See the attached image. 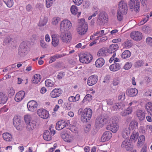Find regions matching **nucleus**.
<instances>
[{
    "instance_id": "obj_1",
    "label": "nucleus",
    "mask_w": 152,
    "mask_h": 152,
    "mask_svg": "<svg viewBox=\"0 0 152 152\" xmlns=\"http://www.w3.org/2000/svg\"><path fill=\"white\" fill-rule=\"evenodd\" d=\"M88 29V26L87 22L84 19H81L76 30L78 33L80 35H85Z\"/></svg>"
},
{
    "instance_id": "obj_2",
    "label": "nucleus",
    "mask_w": 152,
    "mask_h": 152,
    "mask_svg": "<svg viewBox=\"0 0 152 152\" xmlns=\"http://www.w3.org/2000/svg\"><path fill=\"white\" fill-rule=\"evenodd\" d=\"M112 123L107 126V129L113 132L116 133L119 129V125L118 124V121L116 117H113L111 119Z\"/></svg>"
},
{
    "instance_id": "obj_3",
    "label": "nucleus",
    "mask_w": 152,
    "mask_h": 152,
    "mask_svg": "<svg viewBox=\"0 0 152 152\" xmlns=\"http://www.w3.org/2000/svg\"><path fill=\"white\" fill-rule=\"evenodd\" d=\"M109 122L108 118L106 116H101L96 119L95 125L96 128L102 127L104 125Z\"/></svg>"
},
{
    "instance_id": "obj_4",
    "label": "nucleus",
    "mask_w": 152,
    "mask_h": 152,
    "mask_svg": "<svg viewBox=\"0 0 152 152\" xmlns=\"http://www.w3.org/2000/svg\"><path fill=\"white\" fill-rule=\"evenodd\" d=\"M109 122L108 118L106 116H101L96 119L95 125L96 128L102 127L104 125Z\"/></svg>"
},
{
    "instance_id": "obj_5",
    "label": "nucleus",
    "mask_w": 152,
    "mask_h": 152,
    "mask_svg": "<svg viewBox=\"0 0 152 152\" xmlns=\"http://www.w3.org/2000/svg\"><path fill=\"white\" fill-rule=\"evenodd\" d=\"M72 24L68 20H65L61 21L60 26V30L61 32H64L69 31L71 28Z\"/></svg>"
},
{
    "instance_id": "obj_6",
    "label": "nucleus",
    "mask_w": 152,
    "mask_h": 152,
    "mask_svg": "<svg viewBox=\"0 0 152 152\" xmlns=\"http://www.w3.org/2000/svg\"><path fill=\"white\" fill-rule=\"evenodd\" d=\"M128 5L132 11H139L140 6L139 0H130Z\"/></svg>"
},
{
    "instance_id": "obj_7",
    "label": "nucleus",
    "mask_w": 152,
    "mask_h": 152,
    "mask_svg": "<svg viewBox=\"0 0 152 152\" xmlns=\"http://www.w3.org/2000/svg\"><path fill=\"white\" fill-rule=\"evenodd\" d=\"M118 45L116 44H112L110 46L108 50V52L109 53L113 54L109 60L110 62L111 63L114 60V57L116 56L115 52L118 50Z\"/></svg>"
},
{
    "instance_id": "obj_8",
    "label": "nucleus",
    "mask_w": 152,
    "mask_h": 152,
    "mask_svg": "<svg viewBox=\"0 0 152 152\" xmlns=\"http://www.w3.org/2000/svg\"><path fill=\"white\" fill-rule=\"evenodd\" d=\"M79 58L80 62L86 64L89 63L92 59V55L89 53L82 54L80 56Z\"/></svg>"
},
{
    "instance_id": "obj_9",
    "label": "nucleus",
    "mask_w": 152,
    "mask_h": 152,
    "mask_svg": "<svg viewBox=\"0 0 152 152\" xmlns=\"http://www.w3.org/2000/svg\"><path fill=\"white\" fill-rule=\"evenodd\" d=\"M27 42H24L21 43L18 50V54L21 56H24L27 53Z\"/></svg>"
},
{
    "instance_id": "obj_10",
    "label": "nucleus",
    "mask_w": 152,
    "mask_h": 152,
    "mask_svg": "<svg viewBox=\"0 0 152 152\" xmlns=\"http://www.w3.org/2000/svg\"><path fill=\"white\" fill-rule=\"evenodd\" d=\"M13 124L17 130H20L23 129V124L21 120L17 116L13 118Z\"/></svg>"
},
{
    "instance_id": "obj_11",
    "label": "nucleus",
    "mask_w": 152,
    "mask_h": 152,
    "mask_svg": "<svg viewBox=\"0 0 152 152\" xmlns=\"http://www.w3.org/2000/svg\"><path fill=\"white\" fill-rule=\"evenodd\" d=\"M130 37L134 40L136 41H140L142 38V34L139 31H133L131 33Z\"/></svg>"
},
{
    "instance_id": "obj_12",
    "label": "nucleus",
    "mask_w": 152,
    "mask_h": 152,
    "mask_svg": "<svg viewBox=\"0 0 152 152\" xmlns=\"http://www.w3.org/2000/svg\"><path fill=\"white\" fill-rule=\"evenodd\" d=\"M61 40L64 42L67 43L69 42L71 39V34L69 33H66L61 32L60 35Z\"/></svg>"
},
{
    "instance_id": "obj_13",
    "label": "nucleus",
    "mask_w": 152,
    "mask_h": 152,
    "mask_svg": "<svg viewBox=\"0 0 152 152\" xmlns=\"http://www.w3.org/2000/svg\"><path fill=\"white\" fill-rule=\"evenodd\" d=\"M37 113L39 117L44 119H46L49 116L48 112L43 109H38L37 111Z\"/></svg>"
},
{
    "instance_id": "obj_14",
    "label": "nucleus",
    "mask_w": 152,
    "mask_h": 152,
    "mask_svg": "<svg viewBox=\"0 0 152 152\" xmlns=\"http://www.w3.org/2000/svg\"><path fill=\"white\" fill-rule=\"evenodd\" d=\"M118 6V10L122 11L123 13H127V3L125 1L123 0H121L119 2Z\"/></svg>"
},
{
    "instance_id": "obj_15",
    "label": "nucleus",
    "mask_w": 152,
    "mask_h": 152,
    "mask_svg": "<svg viewBox=\"0 0 152 152\" xmlns=\"http://www.w3.org/2000/svg\"><path fill=\"white\" fill-rule=\"evenodd\" d=\"M38 104L37 102L34 101H30L27 104V107L29 111L33 112L37 109Z\"/></svg>"
},
{
    "instance_id": "obj_16",
    "label": "nucleus",
    "mask_w": 152,
    "mask_h": 152,
    "mask_svg": "<svg viewBox=\"0 0 152 152\" xmlns=\"http://www.w3.org/2000/svg\"><path fill=\"white\" fill-rule=\"evenodd\" d=\"M98 77L96 75H93L90 76L87 80V84L89 86H92L95 84L98 80Z\"/></svg>"
},
{
    "instance_id": "obj_17",
    "label": "nucleus",
    "mask_w": 152,
    "mask_h": 152,
    "mask_svg": "<svg viewBox=\"0 0 152 152\" xmlns=\"http://www.w3.org/2000/svg\"><path fill=\"white\" fill-rule=\"evenodd\" d=\"M62 93V91L60 88H56L54 89L50 93V96L54 98L59 97Z\"/></svg>"
},
{
    "instance_id": "obj_18",
    "label": "nucleus",
    "mask_w": 152,
    "mask_h": 152,
    "mask_svg": "<svg viewBox=\"0 0 152 152\" xmlns=\"http://www.w3.org/2000/svg\"><path fill=\"white\" fill-rule=\"evenodd\" d=\"M112 135V133L109 131L104 132L102 136L101 141L105 142L109 140L111 138Z\"/></svg>"
},
{
    "instance_id": "obj_19",
    "label": "nucleus",
    "mask_w": 152,
    "mask_h": 152,
    "mask_svg": "<svg viewBox=\"0 0 152 152\" xmlns=\"http://www.w3.org/2000/svg\"><path fill=\"white\" fill-rule=\"evenodd\" d=\"M68 125V124L63 120L58 121L56 123V128L57 130H60Z\"/></svg>"
},
{
    "instance_id": "obj_20",
    "label": "nucleus",
    "mask_w": 152,
    "mask_h": 152,
    "mask_svg": "<svg viewBox=\"0 0 152 152\" xmlns=\"http://www.w3.org/2000/svg\"><path fill=\"white\" fill-rule=\"evenodd\" d=\"M25 95L24 91H21L17 93L15 98V100L16 102H19L22 100Z\"/></svg>"
},
{
    "instance_id": "obj_21",
    "label": "nucleus",
    "mask_w": 152,
    "mask_h": 152,
    "mask_svg": "<svg viewBox=\"0 0 152 152\" xmlns=\"http://www.w3.org/2000/svg\"><path fill=\"white\" fill-rule=\"evenodd\" d=\"M121 66V63H115L111 65L109 67V69L111 71L115 72L120 69Z\"/></svg>"
},
{
    "instance_id": "obj_22",
    "label": "nucleus",
    "mask_w": 152,
    "mask_h": 152,
    "mask_svg": "<svg viewBox=\"0 0 152 152\" xmlns=\"http://www.w3.org/2000/svg\"><path fill=\"white\" fill-rule=\"evenodd\" d=\"M125 105L123 103H117L113 105L111 107V109L113 111H117L120 109H123Z\"/></svg>"
},
{
    "instance_id": "obj_23",
    "label": "nucleus",
    "mask_w": 152,
    "mask_h": 152,
    "mask_svg": "<svg viewBox=\"0 0 152 152\" xmlns=\"http://www.w3.org/2000/svg\"><path fill=\"white\" fill-rule=\"evenodd\" d=\"M37 122L35 121H32L31 122L28 123L26 124L27 130L31 131L33 130L36 127Z\"/></svg>"
},
{
    "instance_id": "obj_24",
    "label": "nucleus",
    "mask_w": 152,
    "mask_h": 152,
    "mask_svg": "<svg viewBox=\"0 0 152 152\" xmlns=\"http://www.w3.org/2000/svg\"><path fill=\"white\" fill-rule=\"evenodd\" d=\"M136 115L138 119L140 121H142L145 118V113L141 110H137L136 112Z\"/></svg>"
},
{
    "instance_id": "obj_25",
    "label": "nucleus",
    "mask_w": 152,
    "mask_h": 152,
    "mask_svg": "<svg viewBox=\"0 0 152 152\" xmlns=\"http://www.w3.org/2000/svg\"><path fill=\"white\" fill-rule=\"evenodd\" d=\"M130 133L129 128L126 127L122 130L121 132V135L123 138H127L129 136Z\"/></svg>"
},
{
    "instance_id": "obj_26",
    "label": "nucleus",
    "mask_w": 152,
    "mask_h": 152,
    "mask_svg": "<svg viewBox=\"0 0 152 152\" xmlns=\"http://www.w3.org/2000/svg\"><path fill=\"white\" fill-rule=\"evenodd\" d=\"M138 93L137 90L135 88H130L128 89L127 94L128 96H136Z\"/></svg>"
},
{
    "instance_id": "obj_27",
    "label": "nucleus",
    "mask_w": 152,
    "mask_h": 152,
    "mask_svg": "<svg viewBox=\"0 0 152 152\" xmlns=\"http://www.w3.org/2000/svg\"><path fill=\"white\" fill-rule=\"evenodd\" d=\"M105 61L103 58H99L96 61L95 65L96 67L100 68L104 64Z\"/></svg>"
},
{
    "instance_id": "obj_28",
    "label": "nucleus",
    "mask_w": 152,
    "mask_h": 152,
    "mask_svg": "<svg viewBox=\"0 0 152 152\" xmlns=\"http://www.w3.org/2000/svg\"><path fill=\"white\" fill-rule=\"evenodd\" d=\"M121 147L125 148L127 151H129L132 149L130 143L127 140L124 141L121 145Z\"/></svg>"
},
{
    "instance_id": "obj_29",
    "label": "nucleus",
    "mask_w": 152,
    "mask_h": 152,
    "mask_svg": "<svg viewBox=\"0 0 152 152\" xmlns=\"http://www.w3.org/2000/svg\"><path fill=\"white\" fill-rule=\"evenodd\" d=\"M41 78V76L39 74L34 75L32 79V83L35 84H38L40 82Z\"/></svg>"
},
{
    "instance_id": "obj_30",
    "label": "nucleus",
    "mask_w": 152,
    "mask_h": 152,
    "mask_svg": "<svg viewBox=\"0 0 152 152\" xmlns=\"http://www.w3.org/2000/svg\"><path fill=\"white\" fill-rule=\"evenodd\" d=\"M67 55L66 54L63 53L61 54H56L50 58L49 62L51 63L55 61L56 59L58 58Z\"/></svg>"
},
{
    "instance_id": "obj_31",
    "label": "nucleus",
    "mask_w": 152,
    "mask_h": 152,
    "mask_svg": "<svg viewBox=\"0 0 152 152\" xmlns=\"http://www.w3.org/2000/svg\"><path fill=\"white\" fill-rule=\"evenodd\" d=\"M138 125V123L136 121H132L130 123L129 128L130 130V129L135 130V129H137Z\"/></svg>"
},
{
    "instance_id": "obj_32",
    "label": "nucleus",
    "mask_w": 152,
    "mask_h": 152,
    "mask_svg": "<svg viewBox=\"0 0 152 152\" xmlns=\"http://www.w3.org/2000/svg\"><path fill=\"white\" fill-rule=\"evenodd\" d=\"M61 137L66 142H70L72 140V136L67 133L62 134Z\"/></svg>"
},
{
    "instance_id": "obj_33",
    "label": "nucleus",
    "mask_w": 152,
    "mask_h": 152,
    "mask_svg": "<svg viewBox=\"0 0 152 152\" xmlns=\"http://www.w3.org/2000/svg\"><path fill=\"white\" fill-rule=\"evenodd\" d=\"M7 100V95L3 93L0 92V104H4Z\"/></svg>"
},
{
    "instance_id": "obj_34",
    "label": "nucleus",
    "mask_w": 152,
    "mask_h": 152,
    "mask_svg": "<svg viewBox=\"0 0 152 152\" xmlns=\"http://www.w3.org/2000/svg\"><path fill=\"white\" fill-rule=\"evenodd\" d=\"M145 108L148 113L152 115V103L148 102L145 105Z\"/></svg>"
},
{
    "instance_id": "obj_35",
    "label": "nucleus",
    "mask_w": 152,
    "mask_h": 152,
    "mask_svg": "<svg viewBox=\"0 0 152 152\" xmlns=\"http://www.w3.org/2000/svg\"><path fill=\"white\" fill-rule=\"evenodd\" d=\"M59 40L56 37L55 35H53L52 36V45L56 47L58 44Z\"/></svg>"
},
{
    "instance_id": "obj_36",
    "label": "nucleus",
    "mask_w": 152,
    "mask_h": 152,
    "mask_svg": "<svg viewBox=\"0 0 152 152\" xmlns=\"http://www.w3.org/2000/svg\"><path fill=\"white\" fill-rule=\"evenodd\" d=\"M2 137L7 142L10 141L12 139L11 134L8 132L4 133L2 134Z\"/></svg>"
},
{
    "instance_id": "obj_37",
    "label": "nucleus",
    "mask_w": 152,
    "mask_h": 152,
    "mask_svg": "<svg viewBox=\"0 0 152 152\" xmlns=\"http://www.w3.org/2000/svg\"><path fill=\"white\" fill-rule=\"evenodd\" d=\"M80 98V95L79 94H77L75 96H70L69 97L68 100L70 102H74L79 101Z\"/></svg>"
},
{
    "instance_id": "obj_38",
    "label": "nucleus",
    "mask_w": 152,
    "mask_h": 152,
    "mask_svg": "<svg viewBox=\"0 0 152 152\" xmlns=\"http://www.w3.org/2000/svg\"><path fill=\"white\" fill-rule=\"evenodd\" d=\"M145 140V136L143 135H140L139 137L137 143V145L139 146H140L143 145Z\"/></svg>"
},
{
    "instance_id": "obj_39",
    "label": "nucleus",
    "mask_w": 152,
    "mask_h": 152,
    "mask_svg": "<svg viewBox=\"0 0 152 152\" xmlns=\"http://www.w3.org/2000/svg\"><path fill=\"white\" fill-rule=\"evenodd\" d=\"M48 21V18L47 17L40 18L39 23L38 24L39 26H43L45 25Z\"/></svg>"
},
{
    "instance_id": "obj_40",
    "label": "nucleus",
    "mask_w": 152,
    "mask_h": 152,
    "mask_svg": "<svg viewBox=\"0 0 152 152\" xmlns=\"http://www.w3.org/2000/svg\"><path fill=\"white\" fill-rule=\"evenodd\" d=\"M107 52L108 50L106 49L102 48L99 50L97 55L100 56H104Z\"/></svg>"
},
{
    "instance_id": "obj_41",
    "label": "nucleus",
    "mask_w": 152,
    "mask_h": 152,
    "mask_svg": "<svg viewBox=\"0 0 152 152\" xmlns=\"http://www.w3.org/2000/svg\"><path fill=\"white\" fill-rule=\"evenodd\" d=\"M61 18L58 17H55L52 19L51 24L54 26L57 25L61 21Z\"/></svg>"
},
{
    "instance_id": "obj_42",
    "label": "nucleus",
    "mask_w": 152,
    "mask_h": 152,
    "mask_svg": "<svg viewBox=\"0 0 152 152\" xmlns=\"http://www.w3.org/2000/svg\"><path fill=\"white\" fill-rule=\"evenodd\" d=\"M84 114H86L87 117L90 119L91 117L92 114V110L90 108H86L83 113Z\"/></svg>"
},
{
    "instance_id": "obj_43",
    "label": "nucleus",
    "mask_w": 152,
    "mask_h": 152,
    "mask_svg": "<svg viewBox=\"0 0 152 152\" xmlns=\"http://www.w3.org/2000/svg\"><path fill=\"white\" fill-rule=\"evenodd\" d=\"M138 137L139 134L138 132L134 130L130 136V139L133 140L134 142H136Z\"/></svg>"
},
{
    "instance_id": "obj_44",
    "label": "nucleus",
    "mask_w": 152,
    "mask_h": 152,
    "mask_svg": "<svg viewBox=\"0 0 152 152\" xmlns=\"http://www.w3.org/2000/svg\"><path fill=\"white\" fill-rule=\"evenodd\" d=\"M70 10L72 14L74 15H76L77 13H78V15H80V12H78L77 7L75 5L72 6L70 8Z\"/></svg>"
},
{
    "instance_id": "obj_45",
    "label": "nucleus",
    "mask_w": 152,
    "mask_h": 152,
    "mask_svg": "<svg viewBox=\"0 0 152 152\" xmlns=\"http://www.w3.org/2000/svg\"><path fill=\"white\" fill-rule=\"evenodd\" d=\"M44 139L46 140H50L51 139V136L48 130H46L44 132L43 134Z\"/></svg>"
},
{
    "instance_id": "obj_46",
    "label": "nucleus",
    "mask_w": 152,
    "mask_h": 152,
    "mask_svg": "<svg viewBox=\"0 0 152 152\" xmlns=\"http://www.w3.org/2000/svg\"><path fill=\"white\" fill-rule=\"evenodd\" d=\"M54 82L49 79L46 80L45 81V86L47 87H53L54 85Z\"/></svg>"
},
{
    "instance_id": "obj_47",
    "label": "nucleus",
    "mask_w": 152,
    "mask_h": 152,
    "mask_svg": "<svg viewBox=\"0 0 152 152\" xmlns=\"http://www.w3.org/2000/svg\"><path fill=\"white\" fill-rule=\"evenodd\" d=\"M99 19L102 22H104V20H106L107 21V16L105 13H101L99 15Z\"/></svg>"
},
{
    "instance_id": "obj_48",
    "label": "nucleus",
    "mask_w": 152,
    "mask_h": 152,
    "mask_svg": "<svg viewBox=\"0 0 152 152\" xmlns=\"http://www.w3.org/2000/svg\"><path fill=\"white\" fill-rule=\"evenodd\" d=\"M131 55V52L128 50H126L122 53L121 57L125 59L130 57Z\"/></svg>"
},
{
    "instance_id": "obj_49",
    "label": "nucleus",
    "mask_w": 152,
    "mask_h": 152,
    "mask_svg": "<svg viewBox=\"0 0 152 152\" xmlns=\"http://www.w3.org/2000/svg\"><path fill=\"white\" fill-rule=\"evenodd\" d=\"M126 13H123L122 11L118 10L117 13V17L118 20L119 21L122 20L123 18V15Z\"/></svg>"
},
{
    "instance_id": "obj_50",
    "label": "nucleus",
    "mask_w": 152,
    "mask_h": 152,
    "mask_svg": "<svg viewBox=\"0 0 152 152\" xmlns=\"http://www.w3.org/2000/svg\"><path fill=\"white\" fill-rule=\"evenodd\" d=\"M24 119L26 124L31 122L32 121H34L32 120L31 115H24Z\"/></svg>"
},
{
    "instance_id": "obj_51",
    "label": "nucleus",
    "mask_w": 152,
    "mask_h": 152,
    "mask_svg": "<svg viewBox=\"0 0 152 152\" xmlns=\"http://www.w3.org/2000/svg\"><path fill=\"white\" fill-rule=\"evenodd\" d=\"M81 119L83 122H88L90 119L87 117V116L86 115V114L83 113L81 115Z\"/></svg>"
},
{
    "instance_id": "obj_52",
    "label": "nucleus",
    "mask_w": 152,
    "mask_h": 152,
    "mask_svg": "<svg viewBox=\"0 0 152 152\" xmlns=\"http://www.w3.org/2000/svg\"><path fill=\"white\" fill-rule=\"evenodd\" d=\"M4 2L9 7H11L13 5V0H3Z\"/></svg>"
},
{
    "instance_id": "obj_53",
    "label": "nucleus",
    "mask_w": 152,
    "mask_h": 152,
    "mask_svg": "<svg viewBox=\"0 0 152 152\" xmlns=\"http://www.w3.org/2000/svg\"><path fill=\"white\" fill-rule=\"evenodd\" d=\"M72 103L65 102L64 104V108L66 110H70L72 108Z\"/></svg>"
},
{
    "instance_id": "obj_54",
    "label": "nucleus",
    "mask_w": 152,
    "mask_h": 152,
    "mask_svg": "<svg viewBox=\"0 0 152 152\" xmlns=\"http://www.w3.org/2000/svg\"><path fill=\"white\" fill-rule=\"evenodd\" d=\"M92 96L89 94H87L84 97V99L83 100L82 102L83 103H84V102L86 101H90L91 100H92Z\"/></svg>"
},
{
    "instance_id": "obj_55",
    "label": "nucleus",
    "mask_w": 152,
    "mask_h": 152,
    "mask_svg": "<svg viewBox=\"0 0 152 152\" xmlns=\"http://www.w3.org/2000/svg\"><path fill=\"white\" fill-rule=\"evenodd\" d=\"M105 35L104 31V30H102L96 32L94 34V36H98V37H101Z\"/></svg>"
},
{
    "instance_id": "obj_56",
    "label": "nucleus",
    "mask_w": 152,
    "mask_h": 152,
    "mask_svg": "<svg viewBox=\"0 0 152 152\" xmlns=\"http://www.w3.org/2000/svg\"><path fill=\"white\" fill-rule=\"evenodd\" d=\"M120 80L118 77H116L114 78L112 83L114 86H116L120 84Z\"/></svg>"
},
{
    "instance_id": "obj_57",
    "label": "nucleus",
    "mask_w": 152,
    "mask_h": 152,
    "mask_svg": "<svg viewBox=\"0 0 152 152\" xmlns=\"http://www.w3.org/2000/svg\"><path fill=\"white\" fill-rule=\"evenodd\" d=\"M124 44L127 48H129L131 47L132 45L131 41L130 40H128L125 42Z\"/></svg>"
},
{
    "instance_id": "obj_58",
    "label": "nucleus",
    "mask_w": 152,
    "mask_h": 152,
    "mask_svg": "<svg viewBox=\"0 0 152 152\" xmlns=\"http://www.w3.org/2000/svg\"><path fill=\"white\" fill-rule=\"evenodd\" d=\"M118 99L119 100L123 101L125 99V94L124 92H120L118 96Z\"/></svg>"
},
{
    "instance_id": "obj_59",
    "label": "nucleus",
    "mask_w": 152,
    "mask_h": 152,
    "mask_svg": "<svg viewBox=\"0 0 152 152\" xmlns=\"http://www.w3.org/2000/svg\"><path fill=\"white\" fill-rule=\"evenodd\" d=\"M40 45L42 48L43 49L47 48L48 46V45L43 40H40Z\"/></svg>"
},
{
    "instance_id": "obj_60",
    "label": "nucleus",
    "mask_w": 152,
    "mask_h": 152,
    "mask_svg": "<svg viewBox=\"0 0 152 152\" xmlns=\"http://www.w3.org/2000/svg\"><path fill=\"white\" fill-rule=\"evenodd\" d=\"M53 0H46V6L47 8L50 7L53 4Z\"/></svg>"
},
{
    "instance_id": "obj_61",
    "label": "nucleus",
    "mask_w": 152,
    "mask_h": 152,
    "mask_svg": "<svg viewBox=\"0 0 152 152\" xmlns=\"http://www.w3.org/2000/svg\"><path fill=\"white\" fill-rule=\"evenodd\" d=\"M149 18V16L148 15H147L146 17L143 18L142 20H141L140 22V25H143L146 22L148 21Z\"/></svg>"
},
{
    "instance_id": "obj_62",
    "label": "nucleus",
    "mask_w": 152,
    "mask_h": 152,
    "mask_svg": "<svg viewBox=\"0 0 152 152\" xmlns=\"http://www.w3.org/2000/svg\"><path fill=\"white\" fill-rule=\"evenodd\" d=\"M7 93L8 95L10 96H11L14 95L15 93V91L12 88H10L8 89Z\"/></svg>"
},
{
    "instance_id": "obj_63",
    "label": "nucleus",
    "mask_w": 152,
    "mask_h": 152,
    "mask_svg": "<svg viewBox=\"0 0 152 152\" xmlns=\"http://www.w3.org/2000/svg\"><path fill=\"white\" fill-rule=\"evenodd\" d=\"M144 64L142 61L138 60L135 64L134 66L136 67H139L142 66Z\"/></svg>"
},
{
    "instance_id": "obj_64",
    "label": "nucleus",
    "mask_w": 152,
    "mask_h": 152,
    "mask_svg": "<svg viewBox=\"0 0 152 152\" xmlns=\"http://www.w3.org/2000/svg\"><path fill=\"white\" fill-rule=\"evenodd\" d=\"M132 66V64L131 62H127L124 67V68L126 70L130 69Z\"/></svg>"
}]
</instances>
